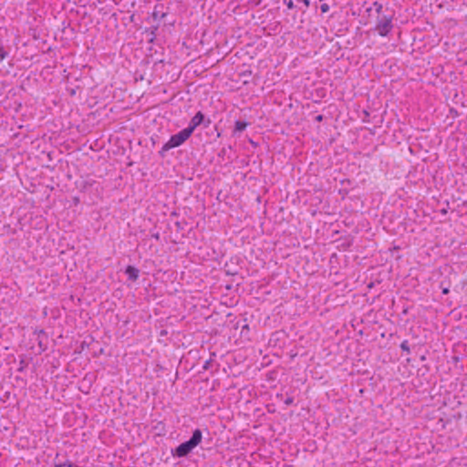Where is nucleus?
Listing matches in <instances>:
<instances>
[{
	"instance_id": "nucleus-1",
	"label": "nucleus",
	"mask_w": 467,
	"mask_h": 467,
	"mask_svg": "<svg viewBox=\"0 0 467 467\" xmlns=\"http://www.w3.org/2000/svg\"><path fill=\"white\" fill-rule=\"evenodd\" d=\"M202 434L200 430H195L192 438L182 444H180L175 450V455L178 457L186 456L190 453L201 441Z\"/></svg>"
},
{
	"instance_id": "nucleus-2",
	"label": "nucleus",
	"mask_w": 467,
	"mask_h": 467,
	"mask_svg": "<svg viewBox=\"0 0 467 467\" xmlns=\"http://www.w3.org/2000/svg\"><path fill=\"white\" fill-rule=\"evenodd\" d=\"M192 133V128H186L181 130L179 133L171 137L168 142L163 146V150H169L182 145Z\"/></svg>"
},
{
	"instance_id": "nucleus-3",
	"label": "nucleus",
	"mask_w": 467,
	"mask_h": 467,
	"mask_svg": "<svg viewBox=\"0 0 467 467\" xmlns=\"http://www.w3.org/2000/svg\"><path fill=\"white\" fill-rule=\"evenodd\" d=\"M392 28L391 19L384 17L377 26L379 34L382 36H386Z\"/></svg>"
},
{
	"instance_id": "nucleus-4",
	"label": "nucleus",
	"mask_w": 467,
	"mask_h": 467,
	"mask_svg": "<svg viewBox=\"0 0 467 467\" xmlns=\"http://www.w3.org/2000/svg\"><path fill=\"white\" fill-rule=\"evenodd\" d=\"M126 274L129 275V278L133 281L137 280L139 277V270L131 265L126 268Z\"/></svg>"
},
{
	"instance_id": "nucleus-5",
	"label": "nucleus",
	"mask_w": 467,
	"mask_h": 467,
	"mask_svg": "<svg viewBox=\"0 0 467 467\" xmlns=\"http://www.w3.org/2000/svg\"><path fill=\"white\" fill-rule=\"evenodd\" d=\"M203 115L201 112H198L191 121V125L188 128H192V130L202 121Z\"/></svg>"
},
{
	"instance_id": "nucleus-6",
	"label": "nucleus",
	"mask_w": 467,
	"mask_h": 467,
	"mask_svg": "<svg viewBox=\"0 0 467 467\" xmlns=\"http://www.w3.org/2000/svg\"><path fill=\"white\" fill-rule=\"evenodd\" d=\"M247 126H248L247 122L237 120L235 122L234 131L242 132L243 130H244L246 129Z\"/></svg>"
},
{
	"instance_id": "nucleus-7",
	"label": "nucleus",
	"mask_w": 467,
	"mask_h": 467,
	"mask_svg": "<svg viewBox=\"0 0 467 467\" xmlns=\"http://www.w3.org/2000/svg\"><path fill=\"white\" fill-rule=\"evenodd\" d=\"M400 348H401L403 350L407 351V352H409V351H410L409 345H408V342H407V341H403V342L401 343V345H400Z\"/></svg>"
},
{
	"instance_id": "nucleus-8",
	"label": "nucleus",
	"mask_w": 467,
	"mask_h": 467,
	"mask_svg": "<svg viewBox=\"0 0 467 467\" xmlns=\"http://www.w3.org/2000/svg\"><path fill=\"white\" fill-rule=\"evenodd\" d=\"M286 5L289 9H292L296 6V5L294 4L293 0H289L286 2Z\"/></svg>"
},
{
	"instance_id": "nucleus-9",
	"label": "nucleus",
	"mask_w": 467,
	"mask_h": 467,
	"mask_svg": "<svg viewBox=\"0 0 467 467\" xmlns=\"http://www.w3.org/2000/svg\"><path fill=\"white\" fill-rule=\"evenodd\" d=\"M320 8H321V11H322L323 13H326V12H327V11H328V5H327V4H323V5H321Z\"/></svg>"
},
{
	"instance_id": "nucleus-10",
	"label": "nucleus",
	"mask_w": 467,
	"mask_h": 467,
	"mask_svg": "<svg viewBox=\"0 0 467 467\" xmlns=\"http://www.w3.org/2000/svg\"><path fill=\"white\" fill-rule=\"evenodd\" d=\"M297 3H303L306 7L309 5V0H296Z\"/></svg>"
},
{
	"instance_id": "nucleus-11",
	"label": "nucleus",
	"mask_w": 467,
	"mask_h": 467,
	"mask_svg": "<svg viewBox=\"0 0 467 467\" xmlns=\"http://www.w3.org/2000/svg\"><path fill=\"white\" fill-rule=\"evenodd\" d=\"M442 293L445 294V295L448 294L449 293V288H447V287L443 288L442 289Z\"/></svg>"
},
{
	"instance_id": "nucleus-12",
	"label": "nucleus",
	"mask_w": 467,
	"mask_h": 467,
	"mask_svg": "<svg viewBox=\"0 0 467 467\" xmlns=\"http://www.w3.org/2000/svg\"><path fill=\"white\" fill-rule=\"evenodd\" d=\"M291 402H292V400H291V399H288V400H286V401H285V403H286V404H290Z\"/></svg>"
},
{
	"instance_id": "nucleus-13",
	"label": "nucleus",
	"mask_w": 467,
	"mask_h": 467,
	"mask_svg": "<svg viewBox=\"0 0 467 467\" xmlns=\"http://www.w3.org/2000/svg\"><path fill=\"white\" fill-rule=\"evenodd\" d=\"M70 94H71V95H74V94H75V90H74V89H72V90L70 91Z\"/></svg>"
},
{
	"instance_id": "nucleus-14",
	"label": "nucleus",
	"mask_w": 467,
	"mask_h": 467,
	"mask_svg": "<svg viewBox=\"0 0 467 467\" xmlns=\"http://www.w3.org/2000/svg\"><path fill=\"white\" fill-rule=\"evenodd\" d=\"M317 119L320 120L322 119V116H317Z\"/></svg>"
},
{
	"instance_id": "nucleus-15",
	"label": "nucleus",
	"mask_w": 467,
	"mask_h": 467,
	"mask_svg": "<svg viewBox=\"0 0 467 467\" xmlns=\"http://www.w3.org/2000/svg\"><path fill=\"white\" fill-rule=\"evenodd\" d=\"M381 8V5H379L377 8L378 11H379V9Z\"/></svg>"
}]
</instances>
